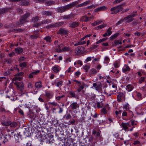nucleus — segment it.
I'll return each instance as SVG.
<instances>
[{"mask_svg": "<svg viewBox=\"0 0 146 146\" xmlns=\"http://www.w3.org/2000/svg\"><path fill=\"white\" fill-rule=\"evenodd\" d=\"M75 14H70L64 15L62 17V18L63 19L69 20L72 19L74 18L76 16Z\"/></svg>", "mask_w": 146, "mask_h": 146, "instance_id": "obj_9", "label": "nucleus"}, {"mask_svg": "<svg viewBox=\"0 0 146 146\" xmlns=\"http://www.w3.org/2000/svg\"><path fill=\"white\" fill-rule=\"evenodd\" d=\"M98 5L97 4H95V5H91L90 6L88 7V9H91V8H94L95 7L98 6Z\"/></svg>", "mask_w": 146, "mask_h": 146, "instance_id": "obj_52", "label": "nucleus"}, {"mask_svg": "<svg viewBox=\"0 0 146 146\" xmlns=\"http://www.w3.org/2000/svg\"><path fill=\"white\" fill-rule=\"evenodd\" d=\"M106 8L105 6H102L98 7L94 11L95 12H98L99 11H103Z\"/></svg>", "mask_w": 146, "mask_h": 146, "instance_id": "obj_25", "label": "nucleus"}, {"mask_svg": "<svg viewBox=\"0 0 146 146\" xmlns=\"http://www.w3.org/2000/svg\"><path fill=\"white\" fill-rule=\"evenodd\" d=\"M22 79V78L21 77L17 76L16 75L15 77L13 78V80H21Z\"/></svg>", "mask_w": 146, "mask_h": 146, "instance_id": "obj_39", "label": "nucleus"}, {"mask_svg": "<svg viewBox=\"0 0 146 146\" xmlns=\"http://www.w3.org/2000/svg\"><path fill=\"white\" fill-rule=\"evenodd\" d=\"M90 1H85V2L82 3L83 5V6H84L86 5H87L90 3Z\"/></svg>", "mask_w": 146, "mask_h": 146, "instance_id": "obj_61", "label": "nucleus"}, {"mask_svg": "<svg viewBox=\"0 0 146 146\" xmlns=\"http://www.w3.org/2000/svg\"><path fill=\"white\" fill-rule=\"evenodd\" d=\"M79 107V105L76 102H73L72 103L70 106V109L74 110V112L76 113H77V109L78 110Z\"/></svg>", "mask_w": 146, "mask_h": 146, "instance_id": "obj_3", "label": "nucleus"}, {"mask_svg": "<svg viewBox=\"0 0 146 146\" xmlns=\"http://www.w3.org/2000/svg\"><path fill=\"white\" fill-rule=\"evenodd\" d=\"M136 96L139 99H141L142 98V96L141 94L139 92H136Z\"/></svg>", "mask_w": 146, "mask_h": 146, "instance_id": "obj_54", "label": "nucleus"}, {"mask_svg": "<svg viewBox=\"0 0 146 146\" xmlns=\"http://www.w3.org/2000/svg\"><path fill=\"white\" fill-rule=\"evenodd\" d=\"M145 76H143L139 78L138 79V83L141 84L145 81Z\"/></svg>", "mask_w": 146, "mask_h": 146, "instance_id": "obj_26", "label": "nucleus"}, {"mask_svg": "<svg viewBox=\"0 0 146 146\" xmlns=\"http://www.w3.org/2000/svg\"><path fill=\"white\" fill-rule=\"evenodd\" d=\"M106 26V25L104 24L103 25H99L98 27H96V29L97 30L98 29H100L103 28Z\"/></svg>", "mask_w": 146, "mask_h": 146, "instance_id": "obj_46", "label": "nucleus"}, {"mask_svg": "<svg viewBox=\"0 0 146 146\" xmlns=\"http://www.w3.org/2000/svg\"><path fill=\"white\" fill-rule=\"evenodd\" d=\"M127 17V16L126 17H125L124 18V20H127L126 23H129L131 22L132 21L134 20V19L133 18H131V17H129V18H126Z\"/></svg>", "mask_w": 146, "mask_h": 146, "instance_id": "obj_33", "label": "nucleus"}, {"mask_svg": "<svg viewBox=\"0 0 146 146\" xmlns=\"http://www.w3.org/2000/svg\"><path fill=\"white\" fill-rule=\"evenodd\" d=\"M21 4L23 5L26 6L28 5L29 4V3L26 1H23L21 2Z\"/></svg>", "mask_w": 146, "mask_h": 146, "instance_id": "obj_47", "label": "nucleus"}, {"mask_svg": "<svg viewBox=\"0 0 146 146\" xmlns=\"http://www.w3.org/2000/svg\"><path fill=\"white\" fill-rule=\"evenodd\" d=\"M133 88L134 87L133 86L130 84H128L126 86L125 89L128 92H131L133 89Z\"/></svg>", "mask_w": 146, "mask_h": 146, "instance_id": "obj_18", "label": "nucleus"}, {"mask_svg": "<svg viewBox=\"0 0 146 146\" xmlns=\"http://www.w3.org/2000/svg\"><path fill=\"white\" fill-rule=\"evenodd\" d=\"M123 9V8L122 7V5L116 6L110 9V11H111V14H115L121 11Z\"/></svg>", "mask_w": 146, "mask_h": 146, "instance_id": "obj_2", "label": "nucleus"}, {"mask_svg": "<svg viewBox=\"0 0 146 146\" xmlns=\"http://www.w3.org/2000/svg\"><path fill=\"white\" fill-rule=\"evenodd\" d=\"M69 94L71 96L70 97L76 98V95L74 92L73 91H70L69 92Z\"/></svg>", "mask_w": 146, "mask_h": 146, "instance_id": "obj_42", "label": "nucleus"}, {"mask_svg": "<svg viewBox=\"0 0 146 146\" xmlns=\"http://www.w3.org/2000/svg\"><path fill=\"white\" fill-rule=\"evenodd\" d=\"M51 22V21L50 20L47 19L42 20L41 21V23H42V24H48Z\"/></svg>", "mask_w": 146, "mask_h": 146, "instance_id": "obj_32", "label": "nucleus"}, {"mask_svg": "<svg viewBox=\"0 0 146 146\" xmlns=\"http://www.w3.org/2000/svg\"><path fill=\"white\" fill-rule=\"evenodd\" d=\"M78 3L79 2L78 1H76L65 6L58 7L57 9V11L60 13L64 12L76 5L78 4Z\"/></svg>", "mask_w": 146, "mask_h": 146, "instance_id": "obj_1", "label": "nucleus"}, {"mask_svg": "<svg viewBox=\"0 0 146 146\" xmlns=\"http://www.w3.org/2000/svg\"><path fill=\"white\" fill-rule=\"evenodd\" d=\"M90 1H85V2L82 3L83 5V6H84L86 5H87L90 3Z\"/></svg>", "mask_w": 146, "mask_h": 146, "instance_id": "obj_62", "label": "nucleus"}, {"mask_svg": "<svg viewBox=\"0 0 146 146\" xmlns=\"http://www.w3.org/2000/svg\"><path fill=\"white\" fill-rule=\"evenodd\" d=\"M27 65V63L25 62L20 63L19 64V66L22 68H23L26 67Z\"/></svg>", "mask_w": 146, "mask_h": 146, "instance_id": "obj_38", "label": "nucleus"}, {"mask_svg": "<svg viewBox=\"0 0 146 146\" xmlns=\"http://www.w3.org/2000/svg\"><path fill=\"white\" fill-rule=\"evenodd\" d=\"M39 32L38 31H36L34 32V35H31L30 36L31 38L32 39H35L37 38L38 37V34Z\"/></svg>", "mask_w": 146, "mask_h": 146, "instance_id": "obj_24", "label": "nucleus"}, {"mask_svg": "<svg viewBox=\"0 0 146 146\" xmlns=\"http://www.w3.org/2000/svg\"><path fill=\"white\" fill-rule=\"evenodd\" d=\"M58 33L62 34H66L68 33L67 31L64 29L61 28L59 30Z\"/></svg>", "mask_w": 146, "mask_h": 146, "instance_id": "obj_16", "label": "nucleus"}, {"mask_svg": "<svg viewBox=\"0 0 146 146\" xmlns=\"http://www.w3.org/2000/svg\"><path fill=\"white\" fill-rule=\"evenodd\" d=\"M86 85L84 84L80 86L77 89V91L80 92L85 87Z\"/></svg>", "mask_w": 146, "mask_h": 146, "instance_id": "obj_27", "label": "nucleus"}, {"mask_svg": "<svg viewBox=\"0 0 146 146\" xmlns=\"http://www.w3.org/2000/svg\"><path fill=\"white\" fill-rule=\"evenodd\" d=\"M46 3L47 5H50L54 4L55 3V2L53 1H46Z\"/></svg>", "mask_w": 146, "mask_h": 146, "instance_id": "obj_40", "label": "nucleus"}, {"mask_svg": "<svg viewBox=\"0 0 146 146\" xmlns=\"http://www.w3.org/2000/svg\"><path fill=\"white\" fill-rule=\"evenodd\" d=\"M54 83L56 86L58 87L62 86L63 82L62 80L58 81L57 79H56L54 81Z\"/></svg>", "mask_w": 146, "mask_h": 146, "instance_id": "obj_13", "label": "nucleus"}, {"mask_svg": "<svg viewBox=\"0 0 146 146\" xmlns=\"http://www.w3.org/2000/svg\"><path fill=\"white\" fill-rule=\"evenodd\" d=\"M121 125L123 128L124 129L125 131L128 129V127H129L130 126V125L129 123H121Z\"/></svg>", "mask_w": 146, "mask_h": 146, "instance_id": "obj_14", "label": "nucleus"}, {"mask_svg": "<svg viewBox=\"0 0 146 146\" xmlns=\"http://www.w3.org/2000/svg\"><path fill=\"white\" fill-rule=\"evenodd\" d=\"M6 137V135H2V136L1 137V139L2 140L3 142H5L6 141H5V140H7V138Z\"/></svg>", "mask_w": 146, "mask_h": 146, "instance_id": "obj_55", "label": "nucleus"}, {"mask_svg": "<svg viewBox=\"0 0 146 146\" xmlns=\"http://www.w3.org/2000/svg\"><path fill=\"white\" fill-rule=\"evenodd\" d=\"M7 11V9H2L0 10V15L4 13L5 12ZM3 26V25L0 23V27H2Z\"/></svg>", "mask_w": 146, "mask_h": 146, "instance_id": "obj_31", "label": "nucleus"}, {"mask_svg": "<svg viewBox=\"0 0 146 146\" xmlns=\"http://www.w3.org/2000/svg\"><path fill=\"white\" fill-rule=\"evenodd\" d=\"M46 96L48 98H50L52 96L51 93L49 92H46Z\"/></svg>", "mask_w": 146, "mask_h": 146, "instance_id": "obj_53", "label": "nucleus"}, {"mask_svg": "<svg viewBox=\"0 0 146 146\" xmlns=\"http://www.w3.org/2000/svg\"><path fill=\"white\" fill-rule=\"evenodd\" d=\"M136 15L137 14L135 13H133L131 15H130L127 16V18H129V17H131V18H132L133 17L136 16Z\"/></svg>", "mask_w": 146, "mask_h": 146, "instance_id": "obj_58", "label": "nucleus"}, {"mask_svg": "<svg viewBox=\"0 0 146 146\" xmlns=\"http://www.w3.org/2000/svg\"><path fill=\"white\" fill-rule=\"evenodd\" d=\"M12 71L13 70L12 69H10L8 70L6 72L4 73V75L5 76H7L9 75L10 73V71Z\"/></svg>", "mask_w": 146, "mask_h": 146, "instance_id": "obj_51", "label": "nucleus"}, {"mask_svg": "<svg viewBox=\"0 0 146 146\" xmlns=\"http://www.w3.org/2000/svg\"><path fill=\"white\" fill-rule=\"evenodd\" d=\"M101 112L102 114H106L107 113V110L105 108H104L101 110Z\"/></svg>", "mask_w": 146, "mask_h": 146, "instance_id": "obj_45", "label": "nucleus"}, {"mask_svg": "<svg viewBox=\"0 0 146 146\" xmlns=\"http://www.w3.org/2000/svg\"><path fill=\"white\" fill-rule=\"evenodd\" d=\"M23 49L20 47H18L15 49V51L16 53L18 54L21 53L23 51Z\"/></svg>", "mask_w": 146, "mask_h": 146, "instance_id": "obj_22", "label": "nucleus"}, {"mask_svg": "<svg viewBox=\"0 0 146 146\" xmlns=\"http://www.w3.org/2000/svg\"><path fill=\"white\" fill-rule=\"evenodd\" d=\"M91 73L92 74H96L97 73V70L94 68H92L90 70Z\"/></svg>", "mask_w": 146, "mask_h": 146, "instance_id": "obj_49", "label": "nucleus"}, {"mask_svg": "<svg viewBox=\"0 0 146 146\" xmlns=\"http://www.w3.org/2000/svg\"><path fill=\"white\" fill-rule=\"evenodd\" d=\"M112 28L111 27H109L107 31V33L108 34V36H109L110 35L111 33L112 32L111 30L112 29Z\"/></svg>", "mask_w": 146, "mask_h": 146, "instance_id": "obj_43", "label": "nucleus"}, {"mask_svg": "<svg viewBox=\"0 0 146 146\" xmlns=\"http://www.w3.org/2000/svg\"><path fill=\"white\" fill-rule=\"evenodd\" d=\"M114 43L116 45H117L121 44L122 42L120 40H117L114 42Z\"/></svg>", "mask_w": 146, "mask_h": 146, "instance_id": "obj_60", "label": "nucleus"}, {"mask_svg": "<svg viewBox=\"0 0 146 146\" xmlns=\"http://www.w3.org/2000/svg\"><path fill=\"white\" fill-rule=\"evenodd\" d=\"M110 59L109 58L108 56H106L105 58L104 62L106 63H107L109 62Z\"/></svg>", "mask_w": 146, "mask_h": 146, "instance_id": "obj_59", "label": "nucleus"}, {"mask_svg": "<svg viewBox=\"0 0 146 146\" xmlns=\"http://www.w3.org/2000/svg\"><path fill=\"white\" fill-rule=\"evenodd\" d=\"M71 51L70 47L69 46H65L62 48V52H69Z\"/></svg>", "mask_w": 146, "mask_h": 146, "instance_id": "obj_20", "label": "nucleus"}, {"mask_svg": "<svg viewBox=\"0 0 146 146\" xmlns=\"http://www.w3.org/2000/svg\"><path fill=\"white\" fill-rule=\"evenodd\" d=\"M83 68L85 70L86 72H87V70L90 69V66L87 65H86L85 66H83Z\"/></svg>", "mask_w": 146, "mask_h": 146, "instance_id": "obj_41", "label": "nucleus"}, {"mask_svg": "<svg viewBox=\"0 0 146 146\" xmlns=\"http://www.w3.org/2000/svg\"><path fill=\"white\" fill-rule=\"evenodd\" d=\"M75 120L74 119H73L72 120L69 121L68 122V124L69 125H75Z\"/></svg>", "mask_w": 146, "mask_h": 146, "instance_id": "obj_48", "label": "nucleus"}, {"mask_svg": "<svg viewBox=\"0 0 146 146\" xmlns=\"http://www.w3.org/2000/svg\"><path fill=\"white\" fill-rule=\"evenodd\" d=\"M64 24V22L63 21L58 22L54 24V27H60Z\"/></svg>", "mask_w": 146, "mask_h": 146, "instance_id": "obj_29", "label": "nucleus"}, {"mask_svg": "<svg viewBox=\"0 0 146 146\" xmlns=\"http://www.w3.org/2000/svg\"><path fill=\"white\" fill-rule=\"evenodd\" d=\"M63 44H60L59 45H58L55 47V51L58 53L62 52V48H63Z\"/></svg>", "mask_w": 146, "mask_h": 146, "instance_id": "obj_11", "label": "nucleus"}, {"mask_svg": "<svg viewBox=\"0 0 146 146\" xmlns=\"http://www.w3.org/2000/svg\"><path fill=\"white\" fill-rule=\"evenodd\" d=\"M97 106L98 108H100L102 107V104L99 102H98L97 103Z\"/></svg>", "mask_w": 146, "mask_h": 146, "instance_id": "obj_63", "label": "nucleus"}, {"mask_svg": "<svg viewBox=\"0 0 146 146\" xmlns=\"http://www.w3.org/2000/svg\"><path fill=\"white\" fill-rule=\"evenodd\" d=\"M83 50V48L81 46H78L75 50V52L77 54H80L82 53Z\"/></svg>", "mask_w": 146, "mask_h": 146, "instance_id": "obj_12", "label": "nucleus"}, {"mask_svg": "<svg viewBox=\"0 0 146 146\" xmlns=\"http://www.w3.org/2000/svg\"><path fill=\"white\" fill-rule=\"evenodd\" d=\"M30 15L29 13H27L21 17L20 21H19L17 23L18 25L22 24L26 22V20L27 17Z\"/></svg>", "mask_w": 146, "mask_h": 146, "instance_id": "obj_4", "label": "nucleus"}, {"mask_svg": "<svg viewBox=\"0 0 146 146\" xmlns=\"http://www.w3.org/2000/svg\"><path fill=\"white\" fill-rule=\"evenodd\" d=\"M86 42L85 41H83V42L80 41L74 44V46H77L79 45H83L84 44H85Z\"/></svg>", "mask_w": 146, "mask_h": 146, "instance_id": "obj_36", "label": "nucleus"}, {"mask_svg": "<svg viewBox=\"0 0 146 146\" xmlns=\"http://www.w3.org/2000/svg\"><path fill=\"white\" fill-rule=\"evenodd\" d=\"M107 40V38H102V39H101L97 41L96 42V44H99L102 42H103L105 40Z\"/></svg>", "mask_w": 146, "mask_h": 146, "instance_id": "obj_50", "label": "nucleus"}, {"mask_svg": "<svg viewBox=\"0 0 146 146\" xmlns=\"http://www.w3.org/2000/svg\"><path fill=\"white\" fill-rule=\"evenodd\" d=\"M35 85L36 88H39L42 86L41 83L40 82H37L35 83Z\"/></svg>", "mask_w": 146, "mask_h": 146, "instance_id": "obj_37", "label": "nucleus"}, {"mask_svg": "<svg viewBox=\"0 0 146 146\" xmlns=\"http://www.w3.org/2000/svg\"><path fill=\"white\" fill-rule=\"evenodd\" d=\"M42 14L43 15L46 16H50L52 15V13L48 11H44L42 12Z\"/></svg>", "mask_w": 146, "mask_h": 146, "instance_id": "obj_23", "label": "nucleus"}, {"mask_svg": "<svg viewBox=\"0 0 146 146\" xmlns=\"http://www.w3.org/2000/svg\"><path fill=\"white\" fill-rule=\"evenodd\" d=\"M14 84L16 85L17 88L18 90L22 91L23 89L24 85L22 82L15 81L14 82Z\"/></svg>", "mask_w": 146, "mask_h": 146, "instance_id": "obj_7", "label": "nucleus"}, {"mask_svg": "<svg viewBox=\"0 0 146 146\" xmlns=\"http://www.w3.org/2000/svg\"><path fill=\"white\" fill-rule=\"evenodd\" d=\"M9 125L11 127H15L17 126V123L16 122H13L12 123L10 122V123Z\"/></svg>", "mask_w": 146, "mask_h": 146, "instance_id": "obj_44", "label": "nucleus"}, {"mask_svg": "<svg viewBox=\"0 0 146 146\" xmlns=\"http://www.w3.org/2000/svg\"><path fill=\"white\" fill-rule=\"evenodd\" d=\"M11 135L12 136H14L16 140L17 139L18 137L17 135H18V134L17 131L16 130H13L12 131L11 133Z\"/></svg>", "mask_w": 146, "mask_h": 146, "instance_id": "obj_21", "label": "nucleus"}, {"mask_svg": "<svg viewBox=\"0 0 146 146\" xmlns=\"http://www.w3.org/2000/svg\"><path fill=\"white\" fill-rule=\"evenodd\" d=\"M93 17L92 16L88 17L86 15L82 16L80 19V21L81 22H87L90 21V19H93Z\"/></svg>", "mask_w": 146, "mask_h": 146, "instance_id": "obj_8", "label": "nucleus"}, {"mask_svg": "<svg viewBox=\"0 0 146 146\" xmlns=\"http://www.w3.org/2000/svg\"><path fill=\"white\" fill-rule=\"evenodd\" d=\"M101 132L100 131H97L96 130H93L92 132V134L93 135H96V137L100 141H102L103 140V138L102 137V135L101 134Z\"/></svg>", "mask_w": 146, "mask_h": 146, "instance_id": "obj_5", "label": "nucleus"}, {"mask_svg": "<svg viewBox=\"0 0 146 146\" xmlns=\"http://www.w3.org/2000/svg\"><path fill=\"white\" fill-rule=\"evenodd\" d=\"M124 97V95L122 92H119L117 96V101L119 102H120L121 100V98Z\"/></svg>", "mask_w": 146, "mask_h": 146, "instance_id": "obj_15", "label": "nucleus"}, {"mask_svg": "<svg viewBox=\"0 0 146 146\" xmlns=\"http://www.w3.org/2000/svg\"><path fill=\"white\" fill-rule=\"evenodd\" d=\"M44 40H46V42H49L51 41V37L49 36H47L44 37Z\"/></svg>", "mask_w": 146, "mask_h": 146, "instance_id": "obj_34", "label": "nucleus"}, {"mask_svg": "<svg viewBox=\"0 0 146 146\" xmlns=\"http://www.w3.org/2000/svg\"><path fill=\"white\" fill-rule=\"evenodd\" d=\"M130 68L127 65H125L123 68L122 70L123 72L125 73L130 70Z\"/></svg>", "mask_w": 146, "mask_h": 146, "instance_id": "obj_19", "label": "nucleus"}, {"mask_svg": "<svg viewBox=\"0 0 146 146\" xmlns=\"http://www.w3.org/2000/svg\"><path fill=\"white\" fill-rule=\"evenodd\" d=\"M52 70L55 72H58L60 70V68L57 65H55L52 67Z\"/></svg>", "mask_w": 146, "mask_h": 146, "instance_id": "obj_17", "label": "nucleus"}, {"mask_svg": "<svg viewBox=\"0 0 146 146\" xmlns=\"http://www.w3.org/2000/svg\"><path fill=\"white\" fill-rule=\"evenodd\" d=\"M102 22V21H101L97 20V21L94 22L92 24V25L93 26H95L97 25L100 24Z\"/></svg>", "mask_w": 146, "mask_h": 146, "instance_id": "obj_35", "label": "nucleus"}, {"mask_svg": "<svg viewBox=\"0 0 146 146\" xmlns=\"http://www.w3.org/2000/svg\"><path fill=\"white\" fill-rule=\"evenodd\" d=\"M80 23L78 22H73L69 24V27L72 28H75L79 26Z\"/></svg>", "mask_w": 146, "mask_h": 146, "instance_id": "obj_10", "label": "nucleus"}, {"mask_svg": "<svg viewBox=\"0 0 146 146\" xmlns=\"http://www.w3.org/2000/svg\"><path fill=\"white\" fill-rule=\"evenodd\" d=\"M49 104L53 107H58L59 106V105L56 102H49Z\"/></svg>", "mask_w": 146, "mask_h": 146, "instance_id": "obj_30", "label": "nucleus"}, {"mask_svg": "<svg viewBox=\"0 0 146 146\" xmlns=\"http://www.w3.org/2000/svg\"><path fill=\"white\" fill-rule=\"evenodd\" d=\"M114 67L115 68H118L119 66V63L117 61H115L114 64Z\"/></svg>", "mask_w": 146, "mask_h": 146, "instance_id": "obj_57", "label": "nucleus"}, {"mask_svg": "<svg viewBox=\"0 0 146 146\" xmlns=\"http://www.w3.org/2000/svg\"><path fill=\"white\" fill-rule=\"evenodd\" d=\"M39 19V17L38 16H36L34 17L33 18V20L34 22L37 21Z\"/></svg>", "mask_w": 146, "mask_h": 146, "instance_id": "obj_64", "label": "nucleus"}, {"mask_svg": "<svg viewBox=\"0 0 146 146\" xmlns=\"http://www.w3.org/2000/svg\"><path fill=\"white\" fill-rule=\"evenodd\" d=\"M123 108L126 110H128L130 109L129 105L128 103H126L123 106Z\"/></svg>", "mask_w": 146, "mask_h": 146, "instance_id": "obj_28", "label": "nucleus"}, {"mask_svg": "<svg viewBox=\"0 0 146 146\" xmlns=\"http://www.w3.org/2000/svg\"><path fill=\"white\" fill-rule=\"evenodd\" d=\"M10 121L7 122H3L2 123V124L3 125L8 126L9 125Z\"/></svg>", "mask_w": 146, "mask_h": 146, "instance_id": "obj_56", "label": "nucleus"}, {"mask_svg": "<svg viewBox=\"0 0 146 146\" xmlns=\"http://www.w3.org/2000/svg\"><path fill=\"white\" fill-rule=\"evenodd\" d=\"M93 86L94 88L96 90L99 92H100L102 90V84L100 82H98L94 83L93 84Z\"/></svg>", "mask_w": 146, "mask_h": 146, "instance_id": "obj_6", "label": "nucleus"}]
</instances>
